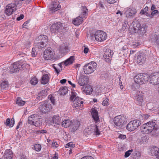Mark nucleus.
I'll return each instance as SVG.
<instances>
[{
    "label": "nucleus",
    "instance_id": "nucleus-37",
    "mask_svg": "<svg viewBox=\"0 0 159 159\" xmlns=\"http://www.w3.org/2000/svg\"><path fill=\"white\" fill-rule=\"evenodd\" d=\"M84 91L86 92V93L90 94L92 92L93 89L90 85H86Z\"/></svg>",
    "mask_w": 159,
    "mask_h": 159
},
{
    "label": "nucleus",
    "instance_id": "nucleus-17",
    "mask_svg": "<svg viewBox=\"0 0 159 159\" xmlns=\"http://www.w3.org/2000/svg\"><path fill=\"white\" fill-rule=\"evenodd\" d=\"M111 51L109 49H107L104 52L103 55V57L105 61L107 62H109L111 60Z\"/></svg>",
    "mask_w": 159,
    "mask_h": 159
},
{
    "label": "nucleus",
    "instance_id": "nucleus-3",
    "mask_svg": "<svg viewBox=\"0 0 159 159\" xmlns=\"http://www.w3.org/2000/svg\"><path fill=\"white\" fill-rule=\"evenodd\" d=\"M28 66V65L26 63H22L20 61L15 62L10 66V71L11 73H14Z\"/></svg>",
    "mask_w": 159,
    "mask_h": 159
},
{
    "label": "nucleus",
    "instance_id": "nucleus-57",
    "mask_svg": "<svg viewBox=\"0 0 159 159\" xmlns=\"http://www.w3.org/2000/svg\"><path fill=\"white\" fill-rule=\"evenodd\" d=\"M37 134H44L47 132V131L46 130L43 129L42 130H38L36 132Z\"/></svg>",
    "mask_w": 159,
    "mask_h": 159
},
{
    "label": "nucleus",
    "instance_id": "nucleus-22",
    "mask_svg": "<svg viewBox=\"0 0 159 159\" xmlns=\"http://www.w3.org/2000/svg\"><path fill=\"white\" fill-rule=\"evenodd\" d=\"M151 154L153 156L159 159V148L156 146H153L151 149Z\"/></svg>",
    "mask_w": 159,
    "mask_h": 159
},
{
    "label": "nucleus",
    "instance_id": "nucleus-55",
    "mask_svg": "<svg viewBox=\"0 0 159 159\" xmlns=\"http://www.w3.org/2000/svg\"><path fill=\"white\" fill-rule=\"evenodd\" d=\"M52 66L55 69L57 74H58L60 72V71L57 68V65L55 64H53L52 65Z\"/></svg>",
    "mask_w": 159,
    "mask_h": 159
},
{
    "label": "nucleus",
    "instance_id": "nucleus-6",
    "mask_svg": "<svg viewBox=\"0 0 159 159\" xmlns=\"http://www.w3.org/2000/svg\"><path fill=\"white\" fill-rule=\"evenodd\" d=\"M141 124V122L139 120H135L131 121L127 125L126 129L129 131H133L138 128Z\"/></svg>",
    "mask_w": 159,
    "mask_h": 159
},
{
    "label": "nucleus",
    "instance_id": "nucleus-7",
    "mask_svg": "<svg viewBox=\"0 0 159 159\" xmlns=\"http://www.w3.org/2000/svg\"><path fill=\"white\" fill-rule=\"evenodd\" d=\"M94 35L95 40L99 42L104 41L107 37V34L105 32L100 30L96 31Z\"/></svg>",
    "mask_w": 159,
    "mask_h": 159
},
{
    "label": "nucleus",
    "instance_id": "nucleus-25",
    "mask_svg": "<svg viewBox=\"0 0 159 159\" xmlns=\"http://www.w3.org/2000/svg\"><path fill=\"white\" fill-rule=\"evenodd\" d=\"M13 157V153L10 149L6 150L3 156L4 159H11Z\"/></svg>",
    "mask_w": 159,
    "mask_h": 159
},
{
    "label": "nucleus",
    "instance_id": "nucleus-33",
    "mask_svg": "<svg viewBox=\"0 0 159 159\" xmlns=\"http://www.w3.org/2000/svg\"><path fill=\"white\" fill-rule=\"evenodd\" d=\"M52 120L54 123L57 125H59L61 123L60 117L57 115L53 116Z\"/></svg>",
    "mask_w": 159,
    "mask_h": 159
},
{
    "label": "nucleus",
    "instance_id": "nucleus-51",
    "mask_svg": "<svg viewBox=\"0 0 159 159\" xmlns=\"http://www.w3.org/2000/svg\"><path fill=\"white\" fill-rule=\"evenodd\" d=\"M128 23V22L127 21H125L124 22V24L122 26V30H124L126 29V28L127 27Z\"/></svg>",
    "mask_w": 159,
    "mask_h": 159
},
{
    "label": "nucleus",
    "instance_id": "nucleus-45",
    "mask_svg": "<svg viewBox=\"0 0 159 159\" xmlns=\"http://www.w3.org/2000/svg\"><path fill=\"white\" fill-rule=\"evenodd\" d=\"M30 82L32 85H35L38 83V79L36 77H34L30 80Z\"/></svg>",
    "mask_w": 159,
    "mask_h": 159
},
{
    "label": "nucleus",
    "instance_id": "nucleus-38",
    "mask_svg": "<svg viewBox=\"0 0 159 159\" xmlns=\"http://www.w3.org/2000/svg\"><path fill=\"white\" fill-rule=\"evenodd\" d=\"M16 103L20 106H23L25 104V102L22 100L20 98H18L16 100Z\"/></svg>",
    "mask_w": 159,
    "mask_h": 159
},
{
    "label": "nucleus",
    "instance_id": "nucleus-34",
    "mask_svg": "<svg viewBox=\"0 0 159 159\" xmlns=\"http://www.w3.org/2000/svg\"><path fill=\"white\" fill-rule=\"evenodd\" d=\"M48 82V75L45 74L43 75L41 78V83L42 84H45Z\"/></svg>",
    "mask_w": 159,
    "mask_h": 159
},
{
    "label": "nucleus",
    "instance_id": "nucleus-48",
    "mask_svg": "<svg viewBox=\"0 0 159 159\" xmlns=\"http://www.w3.org/2000/svg\"><path fill=\"white\" fill-rule=\"evenodd\" d=\"M66 148H74L75 147V145L72 142H70L66 144L65 146Z\"/></svg>",
    "mask_w": 159,
    "mask_h": 159
},
{
    "label": "nucleus",
    "instance_id": "nucleus-64",
    "mask_svg": "<svg viewBox=\"0 0 159 159\" xmlns=\"http://www.w3.org/2000/svg\"><path fill=\"white\" fill-rule=\"evenodd\" d=\"M119 138L120 139H125L126 138V136L125 135L120 134L119 136Z\"/></svg>",
    "mask_w": 159,
    "mask_h": 159
},
{
    "label": "nucleus",
    "instance_id": "nucleus-5",
    "mask_svg": "<svg viewBox=\"0 0 159 159\" xmlns=\"http://www.w3.org/2000/svg\"><path fill=\"white\" fill-rule=\"evenodd\" d=\"M97 64L94 61H91L84 66V71L86 74H90L95 70Z\"/></svg>",
    "mask_w": 159,
    "mask_h": 159
},
{
    "label": "nucleus",
    "instance_id": "nucleus-9",
    "mask_svg": "<svg viewBox=\"0 0 159 159\" xmlns=\"http://www.w3.org/2000/svg\"><path fill=\"white\" fill-rule=\"evenodd\" d=\"M81 98L77 97L73 101L72 106L78 110L81 109V108L83 106V102L81 101Z\"/></svg>",
    "mask_w": 159,
    "mask_h": 159
},
{
    "label": "nucleus",
    "instance_id": "nucleus-43",
    "mask_svg": "<svg viewBox=\"0 0 159 159\" xmlns=\"http://www.w3.org/2000/svg\"><path fill=\"white\" fill-rule=\"evenodd\" d=\"M41 146L40 144H37L34 145L33 148L36 151L39 152L40 151L41 149Z\"/></svg>",
    "mask_w": 159,
    "mask_h": 159
},
{
    "label": "nucleus",
    "instance_id": "nucleus-8",
    "mask_svg": "<svg viewBox=\"0 0 159 159\" xmlns=\"http://www.w3.org/2000/svg\"><path fill=\"white\" fill-rule=\"evenodd\" d=\"M126 121L125 116L122 115L116 116L114 120L115 125L117 126H121L123 124H125Z\"/></svg>",
    "mask_w": 159,
    "mask_h": 159
},
{
    "label": "nucleus",
    "instance_id": "nucleus-47",
    "mask_svg": "<svg viewBox=\"0 0 159 159\" xmlns=\"http://www.w3.org/2000/svg\"><path fill=\"white\" fill-rule=\"evenodd\" d=\"M133 150L132 149L126 151L124 155L125 157L127 158L129 157L131 154V152H133Z\"/></svg>",
    "mask_w": 159,
    "mask_h": 159
},
{
    "label": "nucleus",
    "instance_id": "nucleus-52",
    "mask_svg": "<svg viewBox=\"0 0 159 159\" xmlns=\"http://www.w3.org/2000/svg\"><path fill=\"white\" fill-rule=\"evenodd\" d=\"M82 10L83 11V13L84 14H87L88 12V9L85 6L82 7Z\"/></svg>",
    "mask_w": 159,
    "mask_h": 159
},
{
    "label": "nucleus",
    "instance_id": "nucleus-28",
    "mask_svg": "<svg viewBox=\"0 0 159 159\" xmlns=\"http://www.w3.org/2000/svg\"><path fill=\"white\" fill-rule=\"evenodd\" d=\"M84 134L85 135H89L94 132V130L93 126H89L86 128L84 130Z\"/></svg>",
    "mask_w": 159,
    "mask_h": 159
},
{
    "label": "nucleus",
    "instance_id": "nucleus-49",
    "mask_svg": "<svg viewBox=\"0 0 159 159\" xmlns=\"http://www.w3.org/2000/svg\"><path fill=\"white\" fill-rule=\"evenodd\" d=\"M155 45L159 47V35H157L155 38Z\"/></svg>",
    "mask_w": 159,
    "mask_h": 159
},
{
    "label": "nucleus",
    "instance_id": "nucleus-60",
    "mask_svg": "<svg viewBox=\"0 0 159 159\" xmlns=\"http://www.w3.org/2000/svg\"><path fill=\"white\" fill-rule=\"evenodd\" d=\"M24 17V15L23 14H21L20 16L17 17L16 18V20L18 21H19L22 19H23Z\"/></svg>",
    "mask_w": 159,
    "mask_h": 159
},
{
    "label": "nucleus",
    "instance_id": "nucleus-50",
    "mask_svg": "<svg viewBox=\"0 0 159 159\" xmlns=\"http://www.w3.org/2000/svg\"><path fill=\"white\" fill-rule=\"evenodd\" d=\"M148 10V7L147 6H146L143 9L141 10L140 14H144Z\"/></svg>",
    "mask_w": 159,
    "mask_h": 159
},
{
    "label": "nucleus",
    "instance_id": "nucleus-4",
    "mask_svg": "<svg viewBox=\"0 0 159 159\" xmlns=\"http://www.w3.org/2000/svg\"><path fill=\"white\" fill-rule=\"evenodd\" d=\"M149 75L145 73L139 74L136 75L134 79L135 82L139 84L146 83L149 80Z\"/></svg>",
    "mask_w": 159,
    "mask_h": 159
},
{
    "label": "nucleus",
    "instance_id": "nucleus-41",
    "mask_svg": "<svg viewBox=\"0 0 159 159\" xmlns=\"http://www.w3.org/2000/svg\"><path fill=\"white\" fill-rule=\"evenodd\" d=\"M42 125V121L41 119L38 118L37 117V120L34 122V124L33 125L36 127H39Z\"/></svg>",
    "mask_w": 159,
    "mask_h": 159
},
{
    "label": "nucleus",
    "instance_id": "nucleus-13",
    "mask_svg": "<svg viewBox=\"0 0 159 159\" xmlns=\"http://www.w3.org/2000/svg\"><path fill=\"white\" fill-rule=\"evenodd\" d=\"M148 81L150 83L153 85L159 84V72L155 73L150 76H149Z\"/></svg>",
    "mask_w": 159,
    "mask_h": 159
},
{
    "label": "nucleus",
    "instance_id": "nucleus-39",
    "mask_svg": "<svg viewBox=\"0 0 159 159\" xmlns=\"http://www.w3.org/2000/svg\"><path fill=\"white\" fill-rule=\"evenodd\" d=\"M39 109L43 113H46L48 112L47 109L46 108L45 105L43 103V104H41L39 106Z\"/></svg>",
    "mask_w": 159,
    "mask_h": 159
},
{
    "label": "nucleus",
    "instance_id": "nucleus-62",
    "mask_svg": "<svg viewBox=\"0 0 159 159\" xmlns=\"http://www.w3.org/2000/svg\"><path fill=\"white\" fill-rule=\"evenodd\" d=\"M52 146L56 148H57L58 146V145L57 144V143L55 142L54 141H53L52 142Z\"/></svg>",
    "mask_w": 159,
    "mask_h": 159
},
{
    "label": "nucleus",
    "instance_id": "nucleus-56",
    "mask_svg": "<svg viewBox=\"0 0 159 159\" xmlns=\"http://www.w3.org/2000/svg\"><path fill=\"white\" fill-rule=\"evenodd\" d=\"M49 99L50 100L51 102L53 104H55V99L54 97H52V96L49 95Z\"/></svg>",
    "mask_w": 159,
    "mask_h": 159
},
{
    "label": "nucleus",
    "instance_id": "nucleus-63",
    "mask_svg": "<svg viewBox=\"0 0 159 159\" xmlns=\"http://www.w3.org/2000/svg\"><path fill=\"white\" fill-rule=\"evenodd\" d=\"M30 42L29 41H27L26 42L25 44V47L27 48H29L30 47Z\"/></svg>",
    "mask_w": 159,
    "mask_h": 159
},
{
    "label": "nucleus",
    "instance_id": "nucleus-26",
    "mask_svg": "<svg viewBox=\"0 0 159 159\" xmlns=\"http://www.w3.org/2000/svg\"><path fill=\"white\" fill-rule=\"evenodd\" d=\"M15 120L14 118H12L11 120L9 118H8L6 119V121L4 122L5 125L10 127H12L15 124Z\"/></svg>",
    "mask_w": 159,
    "mask_h": 159
},
{
    "label": "nucleus",
    "instance_id": "nucleus-23",
    "mask_svg": "<svg viewBox=\"0 0 159 159\" xmlns=\"http://www.w3.org/2000/svg\"><path fill=\"white\" fill-rule=\"evenodd\" d=\"M48 90L45 89L41 91L38 94L37 98L39 100H42L47 95Z\"/></svg>",
    "mask_w": 159,
    "mask_h": 159
},
{
    "label": "nucleus",
    "instance_id": "nucleus-30",
    "mask_svg": "<svg viewBox=\"0 0 159 159\" xmlns=\"http://www.w3.org/2000/svg\"><path fill=\"white\" fill-rule=\"evenodd\" d=\"M46 46V44L44 41H39V42L36 43L35 44V48H36L39 49H42Z\"/></svg>",
    "mask_w": 159,
    "mask_h": 159
},
{
    "label": "nucleus",
    "instance_id": "nucleus-46",
    "mask_svg": "<svg viewBox=\"0 0 159 159\" xmlns=\"http://www.w3.org/2000/svg\"><path fill=\"white\" fill-rule=\"evenodd\" d=\"M77 94L75 92L72 91L71 92V96L70 97V100L72 101H73L74 99V98H75L76 97Z\"/></svg>",
    "mask_w": 159,
    "mask_h": 159
},
{
    "label": "nucleus",
    "instance_id": "nucleus-53",
    "mask_svg": "<svg viewBox=\"0 0 159 159\" xmlns=\"http://www.w3.org/2000/svg\"><path fill=\"white\" fill-rule=\"evenodd\" d=\"M109 99L107 98L106 99V100H104L102 102V105L104 106H107L109 104Z\"/></svg>",
    "mask_w": 159,
    "mask_h": 159
},
{
    "label": "nucleus",
    "instance_id": "nucleus-40",
    "mask_svg": "<svg viewBox=\"0 0 159 159\" xmlns=\"http://www.w3.org/2000/svg\"><path fill=\"white\" fill-rule=\"evenodd\" d=\"M8 82L7 81H4L0 84V87L1 89H4L8 86Z\"/></svg>",
    "mask_w": 159,
    "mask_h": 159
},
{
    "label": "nucleus",
    "instance_id": "nucleus-1",
    "mask_svg": "<svg viewBox=\"0 0 159 159\" xmlns=\"http://www.w3.org/2000/svg\"><path fill=\"white\" fill-rule=\"evenodd\" d=\"M133 26L130 27L129 30L132 33H137L139 35H142L146 32V25L143 24L141 25L140 23L137 21H133Z\"/></svg>",
    "mask_w": 159,
    "mask_h": 159
},
{
    "label": "nucleus",
    "instance_id": "nucleus-10",
    "mask_svg": "<svg viewBox=\"0 0 159 159\" xmlns=\"http://www.w3.org/2000/svg\"><path fill=\"white\" fill-rule=\"evenodd\" d=\"M143 94L141 91H137L135 96V102L139 105H142L143 102Z\"/></svg>",
    "mask_w": 159,
    "mask_h": 159
},
{
    "label": "nucleus",
    "instance_id": "nucleus-58",
    "mask_svg": "<svg viewBox=\"0 0 159 159\" xmlns=\"http://www.w3.org/2000/svg\"><path fill=\"white\" fill-rule=\"evenodd\" d=\"M81 159H94V158L91 156H86L82 157Z\"/></svg>",
    "mask_w": 159,
    "mask_h": 159
},
{
    "label": "nucleus",
    "instance_id": "nucleus-16",
    "mask_svg": "<svg viewBox=\"0 0 159 159\" xmlns=\"http://www.w3.org/2000/svg\"><path fill=\"white\" fill-rule=\"evenodd\" d=\"M72 123L70 127V131L72 132H75L77 130L80 125L79 121L77 120H71Z\"/></svg>",
    "mask_w": 159,
    "mask_h": 159
},
{
    "label": "nucleus",
    "instance_id": "nucleus-11",
    "mask_svg": "<svg viewBox=\"0 0 159 159\" xmlns=\"http://www.w3.org/2000/svg\"><path fill=\"white\" fill-rule=\"evenodd\" d=\"M63 25L60 22H57L53 24L50 27V30L52 33L59 32L62 30Z\"/></svg>",
    "mask_w": 159,
    "mask_h": 159
},
{
    "label": "nucleus",
    "instance_id": "nucleus-35",
    "mask_svg": "<svg viewBox=\"0 0 159 159\" xmlns=\"http://www.w3.org/2000/svg\"><path fill=\"white\" fill-rule=\"evenodd\" d=\"M59 92L61 95H64L68 92L67 88L66 86L61 87Z\"/></svg>",
    "mask_w": 159,
    "mask_h": 159
},
{
    "label": "nucleus",
    "instance_id": "nucleus-15",
    "mask_svg": "<svg viewBox=\"0 0 159 159\" xmlns=\"http://www.w3.org/2000/svg\"><path fill=\"white\" fill-rule=\"evenodd\" d=\"M15 5L14 4H9L6 7L5 13L6 15L9 16L15 11Z\"/></svg>",
    "mask_w": 159,
    "mask_h": 159
},
{
    "label": "nucleus",
    "instance_id": "nucleus-42",
    "mask_svg": "<svg viewBox=\"0 0 159 159\" xmlns=\"http://www.w3.org/2000/svg\"><path fill=\"white\" fill-rule=\"evenodd\" d=\"M45 105L48 111L50 110L52 108L51 105L48 101L46 100L44 101L43 103Z\"/></svg>",
    "mask_w": 159,
    "mask_h": 159
},
{
    "label": "nucleus",
    "instance_id": "nucleus-54",
    "mask_svg": "<svg viewBox=\"0 0 159 159\" xmlns=\"http://www.w3.org/2000/svg\"><path fill=\"white\" fill-rule=\"evenodd\" d=\"M36 55V50L35 48H33L32 49L31 55L33 57H35Z\"/></svg>",
    "mask_w": 159,
    "mask_h": 159
},
{
    "label": "nucleus",
    "instance_id": "nucleus-31",
    "mask_svg": "<svg viewBox=\"0 0 159 159\" xmlns=\"http://www.w3.org/2000/svg\"><path fill=\"white\" fill-rule=\"evenodd\" d=\"M71 120H66L61 122V125L62 127L67 128L70 127V126L71 124L72 123Z\"/></svg>",
    "mask_w": 159,
    "mask_h": 159
},
{
    "label": "nucleus",
    "instance_id": "nucleus-61",
    "mask_svg": "<svg viewBox=\"0 0 159 159\" xmlns=\"http://www.w3.org/2000/svg\"><path fill=\"white\" fill-rule=\"evenodd\" d=\"M117 0H107V2L110 4H113L116 2Z\"/></svg>",
    "mask_w": 159,
    "mask_h": 159
},
{
    "label": "nucleus",
    "instance_id": "nucleus-32",
    "mask_svg": "<svg viewBox=\"0 0 159 159\" xmlns=\"http://www.w3.org/2000/svg\"><path fill=\"white\" fill-rule=\"evenodd\" d=\"M75 57L74 56H70L64 61V63L65 66H67L68 65L71 64L73 63Z\"/></svg>",
    "mask_w": 159,
    "mask_h": 159
},
{
    "label": "nucleus",
    "instance_id": "nucleus-44",
    "mask_svg": "<svg viewBox=\"0 0 159 159\" xmlns=\"http://www.w3.org/2000/svg\"><path fill=\"white\" fill-rule=\"evenodd\" d=\"M38 38L39 39V40H40L39 41H44L45 40V42H46L48 38L47 36L45 35H40L38 37Z\"/></svg>",
    "mask_w": 159,
    "mask_h": 159
},
{
    "label": "nucleus",
    "instance_id": "nucleus-21",
    "mask_svg": "<svg viewBox=\"0 0 159 159\" xmlns=\"http://www.w3.org/2000/svg\"><path fill=\"white\" fill-rule=\"evenodd\" d=\"M146 59L145 54L143 53H141L138 55L137 61L138 64L141 65L144 62Z\"/></svg>",
    "mask_w": 159,
    "mask_h": 159
},
{
    "label": "nucleus",
    "instance_id": "nucleus-12",
    "mask_svg": "<svg viewBox=\"0 0 159 159\" xmlns=\"http://www.w3.org/2000/svg\"><path fill=\"white\" fill-rule=\"evenodd\" d=\"M53 50L51 48H47L44 52L43 58L47 60L52 58L54 56Z\"/></svg>",
    "mask_w": 159,
    "mask_h": 159
},
{
    "label": "nucleus",
    "instance_id": "nucleus-14",
    "mask_svg": "<svg viewBox=\"0 0 159 159\" xmlns=\"http://www.w3.org/2000/svg\"><path fill=\"white\" fill-rule=\"evenodd\" d=\"M77 80L78 84L81 86L86 85L89 82V78L85 75H81Z\"/></svg>",
    "mask_w": 159,
    "mask_h": 159
},
{
    "label": "nucleus",
    "instance_id": "nucleus-29",
    "mask_svg": "<svg viewBox=\"0 0 159 159\" xmlns=\"http://www.w3.org/2000/svg\"><path fill=\"white\" fill-rule=\"evenodd\" d=\"M83 20V18L79 16L72 20V22L75 25H79L82 23Z\"/></svg>",
    "mask_w": 159,
    "mask_h": 159
},
{
    "label": "nucleus",
    "instance_id": "nucleus-27",
    "mask_svg": "<svg viewBox=\"0 0 159 159\" xmlns=\"http://www.w3.org/2000/svg\"><path fill=\"white\" fill-rule=\"evenodd\" d=\"M101 124H97L95 126H93L94 130V133L96 135H99L100 132L102 131V129L101 127Z\"/></svg>",
    "mask_w": 159,
    "mask_h": 159
},
{
    "label": "nucleus",
    "instance_id": "nucleus-20",
    "mask_svg": "<svg viewBox=\"0 0 159 159\" xmlns=\"http://www.w3.org/2000/svg\"><path fill=\"white\" fill-rule=\"evenodd\" d=\"M91 114L95 122L97 123L99 121L98 112L96 110L93 109L91 110Z\"/></svg>",
    "mask_w": 159,
    "mask_h": 159
},
{
    "label": "nucleus",
    "instance_id": "nucleus-19",
    "mask_svg": "<svg viewBox=\"0 0 159 159\" xmlns=\"http://www.w3.org/2000/svg\"><path fill=\"white\" fill-rule=\"evenodd\" d=\"M52 4L49 7V9L50 11H57L61 8V6L58 5L59 2H52Z\"/></svg>",
    "mask_w": 159,
    "mask_h": 159
},
{
    "label": "nucleus",
    "instance_id": "nucleus-59",
    "mask_svg": "<svg viewBox=\"0 0 159 159\" xmlns=\"http://www.w3.org/2000/svg\"><path fill=\"white\" fill-rule=\"evenodd\" d=\"M158 13V11L157 10H154L152 11V12L151 13V15L152 16L155 15L157 14Z\"/></svg>",
    "mask_w": 159,
    "mask_h": 159
},
{
    "label": "nucleus",
    "instance_id": "nucleus-18",
    "mask_svg": "<svg viewBox=\"0 0 159 159\" xmlns=\"http://www.w3.org/2000/svg\"><path fill=\"white\" fill-rule=\"evenodd\" d=\"M136 13V11L134 8H129L125 12L126 16L127 18L133 17Z\"/></svg>",
    "mask_w": 159,
    "mask_h": 159
},
{
    "label": "nucleus",
    "instance_id": "nucleus-2",
    "mask_svg": "<svg viewBox=\"0 0 159 159\" xmlns=\"http://www.w3.org/2000/svg\"><path fill=\"white\" fill-rule=\"evenodd\" d=\"M156 123L153 121H149L143 124L141 128V132L143 134H148L151 133L153 130H156Z\"/></svg>",
    "mask_w": 159,
    "mask_h": 159
},
{
    "label": "nucleus",
    "instance_id": "nucleus-36",
    "mask_svg": "<svg viewBox=\"0 0 159 159\" xmlns=\"http://www.w3.org/2000/svg\"><path fill=\"white\" fill-rule=\"evenodd\" d=\"M69 49L68 46H66L64 44H62L60 48V51L62 53H64L69 51Z\"/></svg>",
    "mask_w": 159,
    "mask_h": 159
},
{
    "label": "nucleus",
    "instance_id": "nucleus-24",
    "mask_svg": "<svg viewBox=\"0 0 159 159\" xmlns=\"http://www.w3.org/2000/svg\"><path fill=\"white\" fill-rule=\"evenodd\" d=\"M37 117H38V116L36 114H33L31 115L28 118V123L31 125H34L36 120H37Z\"/></svg>",
    "mask_w": 159,
    "mask_h": 159
}]
</instances>
